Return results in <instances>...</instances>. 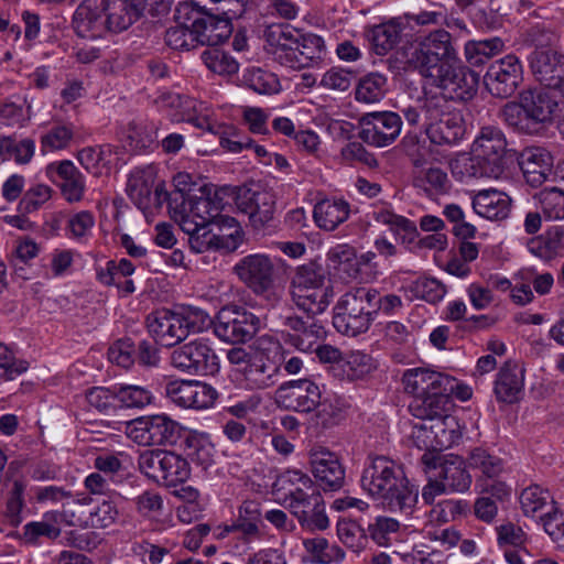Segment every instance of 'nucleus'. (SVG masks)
Listing matches in <instances>:
<instances>
[{
  "label": "nucleus",
  "mask_w": 564,
  "mask_h": 564,
  "mask_svg": "<svg viewBox=\"0 0 564 564\" xmlns=\"http://www.w3.org/2000/svg\"><path fill=\"white\" fill-rule=\"evenodd\" d=\"M53 189L42 183L31 185L18 204V210L23 214H31L42 208L51 198Z\"/></svg>",
  "instance_id": "680f3d73"
},
{
  "label": "nucleus",
  "mask_w": 564,
  "mask_h": 564,
  "mask_svg": "<svg viewBox=\"0 0 564 564\" xmlns=\"http://www.w3.org/2000/svg\"><path fill=\"white\" fill-rule=\"evenodd\" d=\"M139 469L148 478L174 487L191 476L189 463L183 456L164 449H147L138 459Z\"/></svg>",
  "instance_id": "9b49d317"
},
{
  "label": "nucleus",
  "mask_w": 564,
  "mask_h": 564,
  "mask_svg": "<svg viewBox=\"0 0 564 564\" xmlns=\"http://www.w3.org/2000/svg\"><path fill=\"white\" fill-rule=\"evenodd\" d=\"M165 393L173 403L185 409H208L216 400L214 388L197 380H175L165 386Z\"/></svg>",
  "instance_id": "4be33fe9"
},
{
  "label": "nucleus",
  "mask_w": 564,
  "mask_h": 564,
  "mask_svg": "<svg viewBox=\"0 0 564 564\" xmlns=\"http://www.w3.org/2000/svg\"><path fill=\"white\" fill-rule=\"evenodd\" d=\"M184 444L186 454L194 464L207 469L214 463V446L203 435L187 434Z\"/></svg>",
  "instance_id": "09e8293b"
},
{
  "label": "nucleus",
  "mask_w": 564,
  "mask_h": 564,
  "mask_svg": "<svg viewBox=\"0 0 564 564\" xmlns=\"http://www.w3.org/2000/svg\"><path fill=\"white\" fill-rule=\"evenodd\" d=\"M430 79L442 89L441 95L453 100L466 101L477 93L478 76L467 66L462 65L459 58L445 64Z\"/></svg>",
  "instance_id": "dca6fc26"
},
{
  "label": "nucleus",
  "mask_w": 564,
  "mask_h": 564,
  "mask_svg": "<svg viewBox=\"0 0 564 564\" xmlns=\"http://www.w3.org/2000/svg\"><path fill=\"white\" fill-rule=\"evenodd\" d=\"M543 216L549 220L564 219V191L544 188L538 195Z\"/></svg>",
  "instance_id": "0e129e2a"
},
{
  "label": "nucleus",
  "mask_w": 564,
  "mask_h": 564,
  "mask_svg": "<svg viewBox=\"0 0 564 564\" xmlns=\"http://www.w3.org/2000/svg\"><path fill=\"white\" fill-rule=\"evenodd\" d=\"M375 296L371 288H355L343 294L334 307V327L347 336L366 333L375 321Z\"/></svg>",
  "instance_id": "6e6552de"
},
{
  "label": "nucleus",
  "mask_w": 564,
  "mask_h": 564,
  "mask_svg": "<svg viewBox=\"0 0 564 564\" xmlns=\"http://www.w3.org/2000/svg\"><path fill=\"white\" fill-rule=\"evenodd\" d=\"M438 478L447 491L463 492L471 484V477L466 470V464L459 457L443 460Z\"/></svg>",
  "instance_id": "4c0bfd02"
},
{
  "label": "nucleus",
  "mask_w": 564,
  "mask_h": 564,
  "mask_svg": "<svg viewBox=\"0 0 564 564\" xmlns=\"http://www.w3.org/2000/svg\"><path fill=\"white\" fill-rule=\"evenodd\" d=\"M156 169L153 165L134 169L129 176L127 193L144 214L161 209L169 198L164 183H155Z\"/></svg>",
  "instance_id": "4468645a"
},
{
  "label": "nucleus",
  "mask_w": 564,
  "mask_h": 564,
  "mask_svg": "<svg viewBox=\"0 0 564 564\" xmlns=\"http://www.w3.org/2000/svg\"><path fill=\"white\" fill-rule=\"evenodd\" d=\"M350 214V205L341 198H325L314 206L313 217L316 225L324 230L333 231L345 223Z\"/></svg>",
  "instance_id": "72a5a7b5"
},
{
  "label": "nucleus",
  "mask_w": 564,
  "mask_h": 564,
  "mask_svg": "<svg viewBox=\"0 0 564 564\" xmlns=\"http://www.w3.org/2000/svg\"><path fill=\"white\" fill-rule=\"evenodd\" d=\"M299 30L285 23H273L265 28V48L280 65L291 68L297 48Z\"/></svg>",
  "instance_id": "b1692460"
},
{
  "label": "nucleus",
  "mask_w": 564,
  "mask_h": 564,
  "mask_svg": "<svg viewBox=\"0 0 564 564\" xmlns=\"http://www.w3.org/2000/svg\"><path fill=\"white\" fill-rule=\"evenodd\" d=\"M218 207L208 197L186 198L177 195L169 202V213L180 228L189 236L191 248L205 252L219 247L220 238L208 229L217 217Z\"/></svg>",
  "instance_id": "20e7f679"
},
{
  "label": "nucleus",
  "mask_w": 564,
  "mask_h": 564,
  "mask_svg": "<svg viewBox=\"0 0 564 564\" xmlns=\"http://www.w3.org/2000/svg\"><path fill=\"white\" fill-rule=\"evenodd\" d=\"M372 218L393 232L394 236L399 237L402 242L411 243L417 236L416 225L404 216L393 213L391 209L381 207L372 213Z\"/></svg>",
  "instance_id": "ea45409f"
},
{
  "label": "nucleus",
  "mask_w": 564,
  "mask_h": 564,
  "mask_svg": "<svg viewBox=\"0 0 564 564\" xmlns=\"http://www.w3.org/2000/svg\"><path fill=\"white\" fill-rule=\"evenodd\" d=\"M47 169L57 174L61 193L68 203H77L83 199L86 187L85 180L72 161L63 160L52 163Z\"/></svg>",
  "instance_id": "2f4dec72"
},
{
  "label": "nucleus",
  "mask_w": 564,
  "mask_h": 564,
  "mask_svg": "<svg viewBox=\"0 0 564 564\" xmlns=\"http://www.w3.org/2000/svg\"><path fill=\"white\" fill-rule=\"evenodd\" d=\"M361 487L373 499L392 511L411 512L417 502V491L403 470L386 456H377L365 467Z\"/></svg>",
  "instance_id": "f257e3e1"
},
{
  "label": "nucleus",
  "mask_w": 564,
  "mask_h": 564,
  "mask_svg": "<svg viewBox=\"0 0 564 564\" xmlns=\"http://www.w3.org/2000/svg\"><path fill=\"white\" fill-rule=\"evenodd\" d=\"M534 51L529 57L534 78L549 89L564 96V53L560 48V36L544 29L530 32Z\"/></svg>",
  "instance_id": "0eeeda50"
},
{
  "label": "nucleus",
  "mask_w": 564,
  "mask_h": 564,
  "mask_svg": "<svg viewBox=\"0 0 564 564\" xmlns=\"http://www.w3.org/2000/svg\"><path fill=\"white\" fill-rule=\"evenodd\" d=\"M293 303L308 315H318L326 311L334 297L333 286L317 288L301 292H291Z\"/></svg>",
  "instance_id": "58836bf2"
},
{
  "label": "nucleus",
  "mask_w": 564,
  "mask_h": 564,
  "mask_svg": "<svg viewBox=\"0 0 564 564\" xmlns=\"http://www.w3.org/2000/svg\"><path fill=\"white\" fill-rule=\"evenodd\" d=\"M122 133L131 151L150 149L156 140V135L152 129L135 121L130 122Z\"/></svg>",
  "instance_id": "69168bd1"
},
{
  "label": "nucleus",
  "mask_w": 564,
  "mask_h": 564,
  "mask_svg": "<svg viewBox=\"0 0 564 564\" xmlns=\"http://www.w3.org/2000/svg\"><path fill=\"white\" fill-rule=\"evenodd\" d=\"M315 485L323 491H337L345 484V468L338 456L325 447L313 448L308 454Z\"/></svg>",
  "instance_id": "aec40b11"
},
{
  "label": "nucleus",
  "mask_w": 564,
  "mask_h": 564,
  "mask_svg": "<svg viewBox=\"0 0 564 564\" xmlns=\"http://www.w3.org/2000/svg\"><path fill=\"white\" fill-rule=\"evenodd\" d=\"M467 511V503L462 500L443 499L433 505L429 511V520L435 524L455 521Z\"/></svg>",
  "instance_id": "052dcab7"
},
{
  "label": "nucleus",
  "mask_w": 564,
  "mask_h": 564,
  "mask_svg": "<svg viewBox=\"0 0 564 564\" xmlns=\"http://www.w3.org/2000/svg\"><path fill=\"white\" fill-rule=\"evenodd\" d=\"M108 408H142L152 401L151 392L139 386H113L108 389Z\"/></svg>",
  "instance_id": "a19ab883"
},
{
  "label": "nucleus",
  "mask_w": 564,
  "mask_h": 564,
  "mask_svg": "<svg viewBox=\"0 0 564 564\" xmlns=\"http://www.w3.org/2000/svg\"><path fill=\"white\" fill-rule=\"evenodd\" d=\"M498 117L510 128L518 132L528 134L535 133L530 118L523 107V102L520 99L519 102L509 101L507 102L498 113Z\"/></svg>",
  "instance_id": "864d4df0"
},
{
  "label": "nucleus",
  "mask_w": 564,
  "mask_h": 564,
  "mask_svg": "<svg viewBox=\"0 0 564 564\" xmlns=\"http://www.w3.org/2000/svg\"><path fill=\"white\" fill-rule=\"evenodd\" d=\"M35 153V141L31 138L4 137L0 139V158L28 164Z\"/></svg>",
  "instance_id": "37998d69"
},
{
  "label": "nucleus",
  "mask_w": 564,
  "mask_h": 564,
  "mask_svg": "<svg viewBox=\"0 0 564 564\" xmlns=\"http://www.w3.org/2000/svg\"><path fill=\"white\" fill-rule=\"evenodd\" d=\"M209 113L210 111L205 102L182 96L181 105L176 107V111L171 113V118L173 121L188 122L212 133H220V126L212 121Z\"/></svg>",
  "instance_id": "7c9ffc66"
},
{
  "label": "nucleus",
  "mask_w": 564,
  "mask_h": 564,
  "mask_svg": "<svg viewBox=\"0 0 564 564\" xmlns=\"http://www.w3.org/2000/svg\"><path fill=\"white\" fill-rule=\"evenodd\" d=\"M106 11V0H84L76 9L73 17V25L75 32L86 37L89 32L100 30V32L91 37H101V32L105 29V21L102 14Z\"/></svg>",
  "instance_id": "c756f323"
},
{
  "label": "nucleus",
  "mask_w": 564,
  "mask_h": 564,
  "mask_svg": "<svg viewBox=\"0 0 564 564\" xmlns=\"http://www.w3.org/2000/svg\"><path fill=\"white\" fill-rule=\"evenodd\" d=\"M227 359L246 390H267L279 382L281 361L276 354H272V348L232 347L227 351Z\"/></svg>",
  "instance_id": "39448f33"
},
{
  "label": "nucleus",
  "mask_w": 564,
  "mask_h": 564,
  "mask_svg": "<svg viewBox=\"0 0 564 564\" xmlns=\"http://www.w3.org/2000/svg\"><path fill=\"white\" fill-rule=\"evenodd\" d=\"M341 368L348 379L357 380L371 373L377 368V364L370 355L356 350L347 355Z\"/></svg>",
  "instance_id": "4d7b16f0"
},
{
  "label": "nucleus",
  "mask_w": 564,
  "mask_h": 564,
  "mask_svg": "<svg viewBox=\"0 0 564 564\" xmlns=\"http://www.w3.org/2000/svg\"><path fill=\"white\" fill-rule=\"evenodd\" d=\"M505 43L500 37H492L481 41H468L465 44L464 53L466 61L473 66H480L495 55L502 52Z\"/></svg>",
  "instance_id": "c03bdc74"
},
{
  "label": "nucleus",
  "mask_w": 564,
  "mask_h": 564,
  "mask_svg": "<svg viewBox=\"0 0 564 564\" xmlns=\"http://www.w3.org/2000/svg\"><path fill=\"white\" fill-rule=\"evenodd\" d=\"M296 51L293 55L291 69H302L312 65L313 62L321 59L325 50L324 40L313 33L299 32Z\"/></svg>",
  "instance_id": "e433bc0d"
},
{
  "label": "nucleus",
  "mask_w": 564,
  "mask_h": 564,
  "mask_svg": "<svg viewBox=\"0 0 564 564\" xmlns=\"http://www.w3.org/2000/svg\"><path fill=\"white\" fill-rule=\"evenodd\" d=\"M325 334L322 324L316 321H307L297 334H289L288 337H284V341L301 351H311Z\"/></svg>",
  "instance_id": "603ef678"
},
{
  "label": "nucleus",
  "mask_w": 564,
  "mask_h": 564,
  "mask_svg": "<svg viewBox=\"0 0 564 564\" xmlns=\"http://www.w3.org/2000/svg\"><path fill=\"white\" fill-rule=\"evenodd\" d=\"M398 61L406 68L431 78L445 64L458 59L452 34L445 29H435L419 34L405 42L397 52Z\"/></svg>",
  "instance_id": "7ed1b4c3"
},
{
  "label": "nucleus",
  "mask_w": 564,
  "mask_h": 564,
  "mask_svg": "<svg viewBox=\"0 0 564 564\" xmlns=\"http://www.w3.org/2000/svg\"><path fill=\"white\" fill-rule=\"evenodd\" d=\"M519 164L528 184L541 186L550 175L553 166L551 153L541 147L525 148L519 158Z\"/></svg>",
  "instance_id": "393cba45"
},
{
  "label": "nucleus",
  "mask_w": 564,
  "mask_h": 564,
  "mask_svg": "<svg viewBox=\"0 0 564 564\" xmlns=\"http://www.w3.org/2000/svg\"><path fill=\"white\" fill-rule=\"evenodd\" d=\"M299 523L308 530H325L329 527V520L325 512V503L323 497L316 499L315 505H308L304 509L295 511L294 514Z\"/></svg>",
  "instance_id": "13d9d810"
},
{
  "label": "nucleus",
  "mask_w": 564,
  "mask_h": 564,
  "mask_svg": "<svg viewBox=\"0 0 564 564\" xmlns=\"http://www.w3.org/2000/svg\"><path fill=\"white\" fill-rule=\"evenodd\" d=\"M527 116L536 133L541 124L551 122L558 107L550 94L543 89H530L520 95Z\"/></svg>",
  "instance_id": "c85d7f7f"
},
{
  "label": "nucleus",
  "mask_w": 564,
  "mask_h": 564,
  "mask_svg": "<svg viewBox=\"0 0 564 564\" xmlns=\"http://www.w3.org/2000/svg\"><path fill=\"white\" fill-rule=\"evenodd\" d=\"M522 80V65L514 55L495 61L488 67L484 82L488 91L499 98H508Z\"/></svg>",
  "instance_id": "6ab92c4d"
},
{
  "label": "nucleus",
  "mask_w": 564,
  "mask_h": 564,
  "mask_svg": "<svg viewBox=\"0 0 564 564\" xmlns=\"http://www.w3.org/2000/svg\"><path fill=\"white\" fill-rule=\"evenodd\" d=\"M425 133L436 145H455L465 134L464 118L445 96L430 101L424 110Z\"/></svg>",
  "instance_id": "9d476101"
},
{
  "label": "nucleus",
  "mask_w": 564,
  "mask_h": 564,
  "mask_svg": "<svg viewBox=\"0 0 564 564\" xmlns=\"http://www.w3.org/2000/svg\"><path fill=\"white\" fill-rule=\"evenodd\" d=\"M231 194L238 212L248 217L253 229L261 230L272 221L276 200L271 191L259 185H242L234 187Z\"/></svg>",
  "instance_id": "ddd939ff"
},
{
  "label": "nucleus",
  "mask_w": 564,
  "mask_h": 564,
  "mask_svg": "<svg viewBox=\"0 0 564 564\" xmlns=\"http://www.w3.org/2000/svg\"><path fill=\"white\" fill-rule=\"evenodd\" d=\"M337 535L354 552H360L368 544L367 532L359 523L352 520L338 521Z\"/></svg>",
  "instance_id": "bf43d9fd"
},
{
  "label": "nucleus",
  "mask_w": 564,
  "mask_h": 564,
  "mask_svg": "<svg viewBox=\"0 0 564 564\" xmlns=\"http://www.w3.org/2000/svg\"><path fill=\"white\" fill-rule=\"evenodd\" d=\"M26 485L21 479H14L7 492L6 499V518L11 525H19L22 521L21 512L25 507Z\"/></svg>",
  "instance_id": "6e6d98bb"
},
{
  "label": "nucleus",
  "mask_w": 564,
  "mask_h": 564,
  "mask_svg": "<svg viewBox=\"0 0 564 564\" xmlns=\"http://www.w3.org/2000/svg\"><path fill=\"white\" fill-rule=\"evenodd\" d=\"M402 29L394 21L375 25L369 32L372 48L378 55H386L401 37Z\"/></svg>",
  "instance_id": "49530a36"
},
{
  "label": "nucleus",
  "mask_w": 564,
  "mask_h": 564,
  "mask_svg": "<svg viewBox=\"0 0 564 564\" xmlns=\"http://www.w3.org/2000/svg\"><path fill=\"white\" fill-rule=\"evenodd\" d=\"M523 389V371L514 362L508 361L501 367L495 382V394L498 401L513 403L518 401Z\"/></svg>",
  "instance_id": "f704fd0d"
},
{
  "label": "nucleus",
  "mask_w": 564,
  "mask_h": 564,
  "mask_svg": "<svg viewBox=\"0 0 564 564\" xmlns=\"http://www.w3.org/2000/svg\"><path fill=\"white\" fill-rule=\"evenodd\" d=\"M234 273L257 295L274 303L279 295L273 291L275 265L273 259L265 253H252L241 258L232 268Z\"/></svg>",
  "instance_id": "f8f14e48"
},
{
  "label": "nucleus",
  "mask_w": 564,
  "mask_h": 564,
  "mask_svg": "<svg viewBox=\"0 0 564 564\" xmlns=\"http://www.w3.org/2000/svg\"><path fill=\"white\" fill-rule=\"evenodd\" d=\"M319 387L310 379L291 380L275 391L276 402L292 411L308 413L315 410L321 400Z\"/></svg>",
  "instance_id": "412c9836"
},
{
  "label": "nucleus",
  "mask_w": 564,
  "mask_h": 564,
  "mask_svg": "<svg viewBox=\"0 0 564 564\" xmlns=\"http://www.w3.org/2000/svg\"><path fill=\"white\" fill-rule=\"evenodd\" d=\"M210 324L209 315L202 308L181 306L175 311L161 310L147 317L149 333L156 343L171 347L191 333H200Z\"/></svg>",
  "instance_id": "423d86ee"
},
{
  "label": "nucleus",
  "mask_w": 564,
  "mask_h": 564,
  "mask_svg": "<svg viewBox=\"0 0 564 564\" xmlns=\"http://www.w3.org/2000/svg\"><path fill=\"white\" fill-rule=\"evenodd\" d=\"M101 499L83 497L63 510V517L68 524L75 527L104 528L106 510H102Z\"/></svg>",
  "instance_id": "a878e982"
},
{
  "label": "nucleus",
  "mask_w": 564,
  "mask_h": 564,
  "mask_svg": "<svg viewBox=\"0 0 564 564\" xmlns=\"http://www.w3.org/2000/svg\"><path fill=\"white\" fill-rule=\"evenodd\" d=\"M400 522L390 517H377L368 527L369 536L379 546H390L400 539Z\"/></svg>",
  "instance_id": "3c124183"
},
{
  "label": "nucleus",
  "mask_w": 564,
  "mask_h": 564,
  "mask_svg": "<svg viewBox=\"0 0 564 564\" xmlns=\"http://www.w3.org/2000/svg\"><path fill=\"white\" fill-rule=\"evenodd\" d=\"M520 505L527 517L539 518L546 511H553V498L549 490L538 485L530 486L520 495Z\"/></svg>",
  "instance_id": "79ce46f5"
},
{
  "label": "nucleus",
  "mask_w": 564,
  "mask_h": 564,
  "mask_svg": "<svg viewBox=\"0 0 564 564\" xmlns=\"http://www.w3.org/2000/svg\"><path fill=\"white\" fill-rule=\"evenodd\" d=\"M359 138L369 145L384 148L400 135L401 117L392 111L369 112L360 120Z\"/></svg>",
  "instance_id": "a211bd4d"
},
{
  "label": "nucleus",
  "mask_w": 564,
  "mask_h": 564,
  "mask_svg": "<svg viewBox=\"0 0 564 564\" xmlns=\"http://www.w3.org/2000/svg\"><path fill=\"white\" fill-rule=\"evenodd\" d=\"M261 319L253 313L234 306L224 307L217 315L215 334L224 341L246 343L259 330Z\"/></svg>",
  "instance_id": "f3484780"
},
{
  "label": "nucleus",
  "mask_w": 564,
  "mask_h": 564,
  "mask_svg": "<svg viewBox=\"0 0 564 564\" xmlns=\"http://www.w3.org/2000/svg\"><path fill=\"white\" fill-rule=\"evenodd\" d=\"M443 215L453 224V234L460 239H473L476 234V227L465 220V213L457 204H448L443 209Z\"/></svg>",
  "instance_id": "774afa93"
},
{
  "label": "nucleus",
  "mask_w": 564,
  "mask_h": 564,
  "mask_svg": "<svg viewBox=\"0 0 564 564\" xmlns=\"http://www.w3.org/2000/svg\"><path fill=\"white\" fill-rule=\"evenodd\" d=\"M321 268L314 264L302 265L297 269L291 282V292H301L305 290H314L317 288L329 286Z\"/></svg>",
  "instance_id": "5fc2aeb1"
},
{
  "label": "nucleus",
  "mask_w": 564,
  "mask_h": 564,
  "mask_svg": "<svg viewBox=\"0 0 564 564\" xmlns=\"http://www.w3.org/2000/svg\"><path fill=\"white\" fill-rule=\"evenodd\" d=\"M115 429L142 446L174 445L184 433L183 427L165 414L120 422Z\"/></svg>",
  "instance_id": "1a4fd4ad"
},
{
  "label": "nucleus",
  "mask_w": 564,
  "mask_h": 564,
  "mask_svg": "<svg viewBox=\"0 0 564 564\" xmlns=\"http://www.w3.org/2000/svg\"><path fill=\"white\" fill-rule=\"evenodd\" d=\"M511 198L496 188H486L473 193L471 207L482 218L502 220L511 212Z\"/></svg>",
  "instance_id": "bb28decb"
},
{
  "label": "nucleus",
  "mask_w": 564,
  "mask_h": 564,
  "mask_svg": "<svg viewBox=\"0 0 564 564\" xmlns=\"http://www.w3.org/2000/svg\"><path fill=\"white\" fill-rule=\"evenodd\" d=\"M454 383V378L426 368L408 369L402 376L403 389L413 398L437 391H453Z\"/></svg>",
  "instance_id": "5701e85b"
},
{
  "label": "nucleus",
  "mask_w": 564,
  "mask_h": 564,
  "mask_svg": "<svg viewBox=\"0 0 564 564\" xmlns=\"http://www.w3.org/2000/svg\"><path fill=\"white\" fill-rule=\"evenodd\" d=\"M39 252L40 247L34 240L30 238L17 240L11 260L15 274L22 279H28L24 265H26L30 260L34 259Z\"/></svg>",
  "instance_id": "338daca9"
},
{
  "label": "nucleus",
  "mask_w": 564,
  "mask_h": 564,
  "mask_svg": "<svg viewBox=\"0 0 564 564\" xmlns=\"http://www.w3.org/2000/svg\"><path fill=\"white\" fill-rule=\"evenodd\" d=\"M456 427V419L446 413L429 422L431 441L433 442L432 449L438 451L451 447L457 437Z\"/></svg>",
  "instance_id": "a18cd8bd"
},
{
  "label": "nucleus",
  "mask_w": 564,
  "mask_h": 564,
  "mask_svg": "<svg viewBox=\"0 0 564 564\" xmlns=\"http://www.w3.org/2000/svg\"><path fill=\"white\" fill-rule=\"evenodd\" d=\"M202 59L208 69L219 75H232L239 69L237 61L217 47L204 51Z\"/></svg>",
  "instance_id": "e2e57ef3"
},
{
  "label": "nucleus",
  "mask_w": 564,
  "mask_h": 564,
  "mask_svg": "<svg viewBox=\"0 0 564 564\" xmlns=\"http://www.w3.org/2000/svg\"><path fill=\"white\" fill-rule=\"evenodd\" d=\"M151 0H113L108 3V31L122 32L135 22Z\"/></svg>",
  "instance_id": "473e14b6"
},
{
  "label": "nucleus",
  "mask_w": 564,
  "mask_h": 564,
  "mask_svg": "<svg viewBox=\"0 0 564 564\" xmlns=\"http://www.w3.org/2000/svg\"><path fill=\"white\" fill-rule=\"evenodd\" d=\"M467 464L468 467L478 470L487 478L498 477L503 470L502 459L491 455L482 447H475L469 452Z\"/></svg>",
  "instance_id": "8fccbe9b"
},
{
  "label": "nucleus",
  "mask_w": 564,
  "mask_h": 564,
  "mask_svg": "<svg viewBox=\"0 0 564 564\" xmlns=\"http://www.w3.org/2000/svg\"><path fill=\"white\" fill-rule=\"evenodd\" d=\"M197 45L218 46L232 33V23L229 17L205 13L204 17L193 21Z\"/></svg>",
  "instance_id": "cd10ccee"
},
{
  "label": "nucleus",
  "mask_w": 564,
  "mask_h": 564,
  "mask_svg": "<svg viewBox=\"0 0 564 564\" xmlns=\"http://www.w3.org/2000/svg\"><path fill=\"white\" fill-rule=\"evenodd\" d=\"M171 364L177 370L195 376H210L219 370L218 356L203 339L189 341L174 349Z\"/></svg>",
  "instance_id": "2eb2a0df"
},
{
  "label": "nucleus",
  "mask_w": 564,
  "mask_h": 564,
  "mask_svg": "<svg viewBox=\"0 0 564 564\" xmlns=\"http://www.w3.org/2000/svg\"><path fill=\"white\" fill-rule=\"evenodd\" d=\"M387 91V77L380 73H370L360 78L356 87V100L365 104L380 101Z\"/></svg>",
  "instance_id": "de8ad7c7"
},
{
  "label": "nucleus",
  "mask_w": 564,
  "mask_h": 564,
  "mask_svg": "<svg viewBox=\"0 0 564 564\" xmlns=\"http://www.w3.org/2000/svg\"><path fill=\"white\" fill-rule=\"evenodd\" d=\"M509 142L497 124L480 126L470 145L469 156L454 165L462 178L499 180L507 170Z\"/></svg>",
  "instance_id": "f03ea898"
},
{
  "label": "nucleus",
  "mask_w": 564,
  "mask_h": 564,
  "mask_svg": "<svg viewBox=\"0 0 564 564\" xmlns=\"http://www.w3.org/2000/svg\"><path fill=\"white\" fill-rule=\"evenodd\" d=\"M449 393L452 391H437L432 392V394L413 398L409 404V411L414 417L429 423L446 413Z\"/></svg>",
  "instance_id": "c9c22d12"
}]
</instances>
